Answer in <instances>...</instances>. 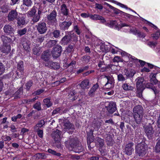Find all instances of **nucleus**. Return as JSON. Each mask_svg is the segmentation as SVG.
I'll list each match as a JSON object with an SVG mask.
<instances>
[{
  "mask_svg": "<svg viewBox=\"0 0 160 160\" xmlns=\"http://www.w3.org/2000/svg\"><path fill=\"white\" fill-rule=\"evenodd\" d=\"M93 131L91 130L90 131V135L87 138V143H91L92 142L94 139V138L93 136Z\"/></svg>",
  "mask_w": 160,
  "mask_h": 160,
  "instance_id": "obj_33",
  "label": "nucleus"
},
{
  "mask_svg": "<svg viewBox=\"0 0 160 160\" xmlns=\"http://www.w3.org/2000/svg\"><path fill=\"white\" fill-rule=\"evenodd\" d=\"M61 12L65 16H67L68 15L69 10L67 8L66 5L63 4L61 6Z\"/></svg>",
  "mask_w": 160,
  "mask_h": 160,
  "instance_id": "obj_24",
  "label": "nucleus"
},
{
  "mask_svg": "<svg viewBox=\"0 0 160 160\" xmlns=\"http://www.w3.org/2000/svg\"><path fill=\"white\" fill-rule=\"evenodd\" d=\"M107 5L110 8L112 9L114 11V13L116 14H118L119 13H120V12H123L119 10L114 8L110 5L109 4L107 3Z\"/></svg>",
  "mask_w": 160,
  "mask_h": 160,
  "instance_id": "obj_47",
  "label": "nucleus"
},
{
  "mask_svg": "<svg viewBox=\"0 0 160 160\" xmlns=\"http://www.w3.org/2000/svg\"><path fill=\"white\" fill-rule=\"evenodd\" d=\"M76 94L74 90L71 91L68 95V98L71 100H75L77 99V96H75Z\"/></svg>",
  "mask_w": 160,
  "mask_h": 160,
  "instance_id": "obj_31",
  "label": "nucleus"
},
{
  "mask_svg": "<svg viewBox=\"0 0 160 160\" xmlns=\"http://www.w3.org/2000/svg\"><path fill=\"white\" fill-rule=\"evenodd\" d=\"M97 141L99 143L100 148H102L104 145V140L98 137L97 138Z\"/></svg>",
  "mask_w": 160,
  "mask_h": 160,
  "instance_id": "obj_44",
  "label": "nucleus"
},
{
  "mask_svg": "<svg viewBox=\"0 0 160 160\" xmlns=\"http://www.w3.org/2000/svg\"><path fill=\"white\" fill-rule=\"evenodd\" d=\"M104 78H106L108 81L107 82L105 85V86H106L107 85H108V87L107 88H109L111 87L112 84V78L109 76H104Z\"/></svg>",
  "mask_w": 160,
  "mask_h": 160,
  "instance_id": "obj_26",
  "label": "nucleus"
},
{
  "mask_svg": "<svg viewBox=\"0 0 160 160\" xmlns=\"http://www.w3.org/2000/svg\"><path fill=\"white\" fill-rule=\"evenodd\" d=\"M62 51V47L60 45H57L52 48L51 51L52 56L54 58L59 57L61 54Z\"/></svg>",
  "mask_w": 160,
  "mask_h": 160,
  "instance_id": "obj_7",
  "label": "nucleus"
},
{
  "mask_svg": "<svg viewBox=\"0 0 160 160\" xmlns=\"http://www.w3.org/2000/svg\"><path fill=\"white\" fill-rule=\"evenodd\" d=\"M105 139L107 145L109 146H112L113 144V140L112 135L109 134H106Z\"/></svg>",
  "mask_w": 160,
  "mask_h": 160,
  "instance_id": "obj_18",
  "label": "nucleus"
},
{
  "mask_svg": "<svg viewBox=\"0 0 160 160\" xmlns=\"http://www.w3.org/2000/svg\"><path fill=\"white\" fill-rule=\"evenodd\" d=\"M23 4L27 7H30L32 4V2L31 0H23Z\"/></svg>",
  "mask_w": 160,
  "mask_h": 160,
  "instance_id": "obj_40",
  "label": "nucleus"
},
{
  "mask_svg": "<svg viewBox=\"0 0 160 160\" xmlns=\"http://www.w3.org/2000/svg\"><path fill=\"white\" fill-rule=\"evenodd\" d=\"M132 114L134 120L138 124L141 123L144 115V109L141 105L134 107L132 110Z\"/></svg>",
  "mask_w": 160,
  "mask_h": 160,
  "instance_id": "obj_1",
  "label": "nucleus"
},
{
  "mask_svg": "<svg viewBox=\"0 0 160 160\" xmlns=\"http://www.w3.org/2000/svg\"><path fill=\"white\" fill-rule=\"evenodd\" d=\"M5 69L3 64L2 63L0 62V76L4 72Z\"/></svg>",
  "mask_w": 160,
  "mask_h": 160,
  "instance_id": "obj_57",
  "label": "nucleus"
},
{
  "mask_svg": "<svg viewBox=\"0 0 160 160\" xmlns=\"http://www.w3.org/2000/svg\"><path fill=\"white\" fill-rule=\"evenodd\" d=\"M145 87L147 88H151L152 90V89L153 88L155 87V86H153L152 83H151L150 82L147 83L146 84Z\"/></svg>",
  "mask_w": 160,
  "mask_h": 160,
  "instance_id": "obj_61",
  "label": "nucleus"
},
{
  "mask_svg": "<svg viewBox=\"0 0 160 160\" xmlns=\"http://www.w3.org/2000/svg\"><path fill=\"white\" fill-rule=\"evenodd\" d=\"M52 33L54 38H58L60 36V31L58 30H55L52 32Z\"/></svg>",
  "mask_w": 160,
  "mask_h": 160,
  "instance_id": "obj_45",
  "label": "nucleus"
},
{
  "mask_svg": "<svg viewBox=\"0 0 160 160\" xmlns=\"http://www.w3.org/2000/svg\"><path fill=\"white\" fill-rule=\"evenodd\" d=\"M38 32L40 34L45 33L47 30L46 23L44 22H41L36 26Z\"/></svg>",
  "mask_w": 160,
  "mask_h": 160,
  "instance_id": "obj_8",
  "label": "nucleus"
},
{
  "mask_svg": "<svg viewBox=\"0 0 160 160\" xmlns=\"http://www.w3.org/2000/svg\"><path fill=\"white\" fill-rule=\"evenodd\" d=\"M17 69L20 72H23L24 70L23 62L22 61H20L17 64Z\"/></svg>",
  "mask_w": 160,
  "mask_h": 160,
  "instance_id": "obj_34",
  "label": "nucleus"
},
{
  "mask_svg": "<svg viewBox=\"0 0 160 160\" xmlns=\"http://www.w3.org/2000/svg\"><path fill=\"white\" fill-rule=\"evenodd\" d=\"M73 30L78 35H80L81 34L80 30L77 25L74 26Z\"/></svg>",
  "mask_w": 160,
  "mask_h": 160,
  "instance_id": "obj_58",
  "label": "nucleus"
},
{
  "mask_svg": "<svg viewBox=\"0 0 160 160\" xmlns=\"http://www.w3.org/2000/svg\"><path fill=\"white\" fill-rule=\"evenodd\" d=\"M118 80L119 82H123L127 78L126 77H124L123 75L121 74H119L118 75Z\"/></svg>",
  "mask_w": 160,
  "mask_h": 160,
  "instance_id": "obj_42",
  "label": "nucleus"
},
{
  "mask_svg": "<svg viewBox=\"0 0 160 160\" xmlns=\"http://www.w3.org/2000/svg\"><path fill=\"white\" fill-rule=\"evenodd\" d=\"M88 68H89V67L88 66H86L82 67V68H80L77 71V73L78 74L80 73H81L83 72L85 70H87L88 69Z\"/></svg>",
  "mask_w": 160,
  "mask_h": 160,
  "instance_id": "obj_56",
  "label": "nucleus"
},
{
  "mask_svg": "<svg viewBox=\"0 0 160 160\" xmlns=\"http://www.w3.org/2000/svg\"><path fill=\"white\" fill-rule=\"evenodd\" d=\"M37 7L35 6H34L29 11L28 13V16L30 17H32L36 14L37 12Z\"/></svg>",
  "mask_w": 160,
  "mask_h": 160,
  "instance_id": "obj_29",
  "label": "nucleus"
},
{
  "mask_svg": "<svg viewBox=\"0 0 160 160\" xmlns=\"http://www.w3.org/2000/svg\"><path fill=\"white\" fill-rule=\"evenodd\" d=\"M43 102L47 108H49L52 105V103L50 101V99L49 98H47L44 99L43 100Z\"/></svg>",
  "mask_w": 160,
  "mask_h": 160,
  "instance_id": "obj_37",
  "label": "nucleus"
},
{
  "mask_svg": "<svg viewBox=\"0 0 160 160\" xmlns=\"http://www.w3.org/2000/svg\"><path fill=\"white\" fill-rule=\"evenodd\" d=\"M72 22L71 21H66L60 23L59 24V27L60 29L63 30H68L69 27L72 25Z\"/></svg>",
  "mask_w": 160,
  "mask_h": 160,
  "instance_id": "obj_13",
  "label": "nucleus"
},
{
  "mask_svg": "<svg viewBox=\"0 0 160 160\" xmlns=\"http://www.w3.org/2000/svg\"><path fill=\"white\" fill-rule=\"evenodd\" d=\"M27 32V29L25 28L23 29L18 30L17 32L18 34L20 36H22L24 35Z\"/></svg>",
  "mask_w": 160,
  "mask_h": 160,
  "instance_id": "obj_46",
  "label": "nucleus"
},
{
  "mask_svg": "<svg viewBox=\"0 0 160 160\" xmlns=\"http://www.w3.org/2000/svg\"><path fill=\"white\" fill-rule=\"evenodd\" d=\"M157 73H151L150 75V81L154 84H156L158 82V81L156 78V75Z\"/></svg>",
  "mask_w": 160,
  "mask_h": 160,
  "instance_id": "obj_27",
  "label": "nucleus"
},
{
  "mask_svg": "<svg viewBox=\"0 0 160 160\" xmlns=\"http://www.w3.org/2000/svg\"><path fill=\"white\" fill-rule=\"evenodd\" d=\"M113 62H116L118 63L119 62H122L123 60L122 58L120 57L116 56L114 57L113 59Z\"/></svg>",
  "mask_w": 160,
  "mask_h": 160,
  "instance_id": "obj_52",
  "label": "nucleus"
},
{
  "mask_svg": "<svg viewBox=\"0 0 160 160\" xmlns=\"http://www.w3.org/2000/svg\"><path fill=\"white\" fill-rule=\"evenodd\" d=\"M101 16L97 14H94L92 15L90 14V18L91 19L94 20H98L100 19L99 18Z\"/></svg>",
  "mask_w": 160,
  "mask_h": 160,
  "instance_id": "obj_54",
  "label": "nucleus"
},
{
  "mask_svg": "<svg viewBox=\"0 0 160 160\" xmlns=\"http://www.w3.org/2000/svg\"><path fill=\"white\" fill-rule=\"evenodd\" d=\"M3 30L5 33L7 34L12 33L14 31V29L10 25H5L3 28Z\"/></svg>",
  "mask_w": 160,
  "mask_h": 160,
  "instance_id": "obj_23",
  "label": "nucleus"
},
{
  "mask_svg": "<svg viewBox=\"0 0 160 160\" xmlns=\"http://www.w3.org/2000/svg\"><path fill=\"white\" fill-rule=\"evenodd\" d=\"M11 50V47L10 45H5L2 44L0 47V50L3 53L8 54Z\"/></svg>",
  "mask_w": 160,
  "mask_h": 160,
  "instance_id": "obj_15",
  "label": "nucleus"
},
{
  "mask_svg": "<svg viewBox=\"0 0 160 160\" xmlns=\"http://www.w3.org/2000/svg\"><path fill=\"white\" fill-rule=\"evenodd\" d=\"M155 152H160V138L158 140V142L156 143L155 147Z\"/></svg>",
  "mask_w": 160,
  "mask_h": 160,
  "instance_id": "obj_41",
  "label": "nucleus"
},
{
  "mask_svg": "<svg viewBox=\"0 0 160 160\" xmlns=\"http://www.w3.org/2000/svg\"><path fill=\"white\" fill-rule=\"evenodd\" d=\"M159 32H157L154 34H152V37L153 39H157L159 37Z\"/></svg>",
  "mask_w": 160,
  "mask_h": 160,
  "instance_id": "obj_62",
  "label": "nucleus"
},
{
  "mask_svg": "<svg viewBox=\"0 0 160 160\" xmlns=\"http://www.w3.org/2000/svg\"><path fill=\"white\" fill-rule=\"evenodd\" d=\"M90 57L89 56H85L82 57V61L85 62H88L89 61Z\"/></svg>",
  "mask_w": 160,
  "mask_h": 160,
  "instance_id": "obj_63",
  "label": "nucleus"
},
{
  "mask_svg": "<svg viewBox=\"0 0 160 160\" xmlns=\"http://www.w3.org/2000/svg\"><path fill=\"white\" fill-rule=\"evenodd\" d=\"M18 12L16 9H12L9 12L8 15V19L9 21H12L18 18Z\"/></svg>",
  "mask_w": 160,
  "mask_h": 160,
  "instance_id": "obj_9",
  "label": "nucleus"
},
{
  "mask_svg": "<svg viewBox=\"0 0 160 160\" xmlns=\"http://www.w3.org/2000/svg\"><path fill=\"white\" fill-rule=\"evenodd\" d=\"M108 112L110 113H112L116 110V103L113 102L108 103L107 106H105Z\"/></svg>",
  "mask_w": 160,
  "mask_h": 160,
  "instance_id": "obj_12",
  "label": "nucleus"
},
{
  "mask_svg": "<svg viewBox=\"0 0 160 160\" xmlns=\"http://www.w3.org/2000/svg\"><path fill=\"white\" fill-rule=\"evenodd\" d=\"M35 132H37V134L39 137L42 138L43 137V130L40 129H34Z\"/></svg>",
  "mask_w": 160,
  "mask_h": 160,
  "instance_id": "obj_39",
  "label": "nucleus"
},
{
  "mask_svg": "<svg viewBox=\"0 0 160 160\" xmlns=\"http://www.w3.org/2000/svg\"><path fill=\"white\" fill-rule=\"evenodd\" d=\"M65 128L68 130L71 129L73 130L74 129V126L73 124L70 123L69 121H67L64 123V125Z\"/></svg>",
  "mask_w": 160,
  "mask_h": 160,
  "instance_id": "obj_30",
  "label": "nucleus"
},
{
  "mask_svg": "<svg viewBox=\"0 0 160 160\" xmlns=\"http://www.w3.org/2000/svg\"><path fill=\"white\" fill-rule=\"evenodd\" d=\"M57 43L56 40H50L48 43V46L49 47H51L55 45Z\"/></svg>",
  "mask_w": 160,
  "mask_h": 160,
  "instance_id": "obj_50",
  "label": "nucleus"
},
{
  "mask_svg": "<svg viewBox=\"0 0 160 160\" xmlns=\"http://www.w3.org/2000/svg\"><path fill=\"white\" fill-rule=\"evenodd\" d=\"M74 46L70 44L69 45L66 49V51L68 53L71 52L73 49Z\"/></svg>",
  "mask_w": 160,
  "mask_h": 160,
  "instance_id": "obj_60",
  "label": "nucleus"
},
{
  "mask_svg": "<svg viewBox=\"0 0 160 160\" xmlns=\"http://www.w3.org/2000/svg\"><path fill=\"white\" fill-rule=\"evenodd\" d=\"M1 7L0 8L2 10V12H6L8 11L9 8L7 5H3L2 6H1L0 5Z\"/></svg>",
  "mask_w": 160,
  "mask_h": 160,
  "instance_id": "obj_49",
  "label": "nucleus"
},
{
  "mask_svg": "<svg viewBox=\"0 0 160 160\" xmlns=\"http://www.w3.org/2000/svg\"><path fill=\"white\" fill-rule=\"evenodd\" d=\"M124 72L127 77L130 78H132L136 73L135 71L132 69L128 70L125 69L124 70Z\"/></svg>",
  "mask_w": 160,
  "mask_h": 160,
  "instance_id": "obj_21",
  "label": "nucleus"
},
{
  "mask_svg": "<svg viewBox=\"0 0 160 160\" xmlns=\"http://www.w3.org/2000/svg\"><path fill=\"white\" fill-rule=\"evenodd\" d=\"M98 87L99 85L98 83L93 85L88 93L89 96L90 97L93 96L95 92Z\"/></svg>",
  "mask_w": 160,
  "mask_h": 160,
  "instance_id": "obj_22",
  "label": "nucleus"
},
{
  "mask_svg": "<svg viewBox=\"0 0 160 160\" xmlns=\"http://www.w3.org/2000/svg\"><path fill=\"white\" fill-rule=\"evenodd\" d=\"M65 143L66 144L68 143L71 147L74 148L77 146L78 141L76 137H70L69 140L66 141Z\"/></svg>",
  "mask_w": 160,
  "mask_h": 160,
  "instance_id": "obj_10",
  "label": "nucleus"
},
{
  "mask_svg": "<svg viewBox=\"0 0 160 160\" xmlns=\"http://www.w3.org/2000/svg\"><path fill=\"white\" fill-rule=\"evenodd\" d=\"M157 43L156 42H149L148 44V45L150 47H155V46L157 45Z\"/></svg>",
  "mask_w": 160,
  "mask_h": 160,
  "instance_id": "obj_64",
  "label": "nucleus"
},
{
  "mask_svg": "<svg viewBox=\"0 0 160 160\" xmlns=\"http://www.w3.org/2000/svg\"><path fill=\"white\" fill-rule=\"evenodd\" d=\"M48 152L49 153H51L53 155H56L58 156H59L61 155V154L60 153L57 152L56 151L50 149H48Z\"/></svg>",
  "mask_w": 160,
  "mask_h": 160,
  "instance_id": "obj_53",
  "label": "nucleus"
},
{
  "mask_svg": "<svg viewBox=\"0 0 160 160\" xmlns=\"http://www.w3.org/2000/svg\"><path fill=\"white\" fill-rule=\"evenodd\" d=\"M130 56V58H131V61H138L140 63L141 65L142 66H143L145 63H146L144 61H142L140 60H138V59L137 58H133L132 57V56L131 55Z\"/></svg>",
  "mask_w": 160,
  "mask_h": 160,
  "instance_id": "obj_48",
  "label": "nucleus"
},
{
  "mask_svg": "<svg viewBox=\"0 0 160 160\" xmlns=\"http://www.w3.org/2000/svg\"><path fill=\"white\" fill-rule=\"evenodd\" d=\"M147 145L144 142L138 143L135 148L136 154L140 158L145 156L147 152Z\"/></svg>",
  "mask_w": 160,
  "mask_h": 160,
  "instance_id": "obj_4",
  "label": "nucleus"
},
{
  "mask_svg": "<svg viewBox=\"0 0 160 160\" xmlns=\"http://www.w3.org/2000/svg\"><path fill=\"white\" fill-rule=\"evenodd\" d=\"M137 80L136 88L137 90L143 91L145 89L143 83L144 81V78H143L138 77L137 78Z\"/></svg>",
  "mask_w": 160,
  "mask_h": 160,
  "instance_id": "obj_11",
  "label": "nucleus"
},
{
  "mask_svg": "<svg viewBox=\"0 0 160 160\" xmlns=\"http://www.w3.org/2000/svg\"><path fill=\"white\" fill-rule=\"evenodd\" d=\"M154 124V122L152 121V123H149L148 125L144 127V131L147 137L149 139H151L153 136L154 130L152 128V125Z\"/></svg>",
  "mask_w": 160,
  "mask_h": 160,
  "instance_id": "obj_6",
  "label": "nucleus"
},
{
  "mask_svg": "<svg viewBox=\"0 0 160 160\" xmlns=\"http://www.w3.org/2000/svg\"><path fill=\"white\" fill-rule=\"evenodd\" d=\"M16 19L17 24L19 26L23 25L26 23L25 17L22 16H18Z\"/></svg>",
  "mask_w": 160,
  "mask_h": 160,
  "instance_id": "obj_20",
  "label": "nucleus"
},
{
  "mask_svg": "<svg viewBox=\"0 0 160 160\" xmlns=\"http://www.w3.org/2000/svg\"><path fill=\"white\" fill-rule=\"evenodd\" d=\"M133 146V143L132 142L129 143L126 146L125 151L126 154L128 155H131L133 149L132 147Z\"/></svg>",
  "mask_w": 160,
  "mask_h": 160,
  "instance_id": "obj_14",
  "label": "nucleus"
},
{
  "mask_svg": "<svg viewBox=\"0 0 160 160\" xmlns=\"http://www.w3.org/2000/svg\"><path fill=\"white\" fill-rule=\"evenodd\" d=\"M22 45L24 49L27 51H29L30 47V41L28 40H22Z\"/></svg>",
  "mask_w": 160,
  "mask_h": 160,
  "instance_id": "obj_17",
  "label": "nucleus"
},
{
  "mask_svg": "<svg viewBox=\"0 0 160 160\" xmlns=\"http://www.w3.org/2000/svg\"><path fill=\"white\" fill-rule=\"evenodd\" d=\"M89 80L88 79H86L81 82L79 84V86L82 89L88 88H89Z\"/></svg>",
  "mask_w": 160,
  "mask_h": 160,
  "instance_id": "obj_19",
  "label": "nucleus"
},
{
  "mask_svg": "<svg viewBox=\"0 0 160 160\" xmlns=\"http://www.w3.org/2000/svg\"><path fill=\"white\" fill-rule=\"evenodd\" d=\"M50 56L49 51L46 50L42 53L41 56V58L45 61H47L49 59Z\"/></svg>",
  "mask_w": 160,
  "mask_h": 160,
  "instance_id": "obj_25",
  "label": "nucleus"
},
{
  "mask_svg": "<svg viewBox=\"0 0 160 160\" xmlns=\"http://www.w3.org/2000/svg\"><path fill=\"white\" fill-rule=\"evenodd\" d=\"M33 108L38 111L41 110V103L40 102L37 101L33 105Z\"/></svg>",
  "mask_w": 160,
  "mask_h": 160,
  "instance_id": "obj_38",
  "label": "nucleus"
},
{
  "mask_svg": "<svg viewBox=\"0 0 160 160\" xmlns=\"http://www.w3.org/2000/svg\"><path fill=\"white\" fill-rule=\"evenodd\" d=\"M57 12L54 10L50 14L47 15L46 18L48 24L50 25H55L57 22L56 17Z\"/></svg>",
  "mask_w": 160,
  "mask_h": 160,
  "instance_id": "obj_5",
  "label": "nucleus"
},
{
  "mask_svg": "<svg viewBox=\"0 0 160 160\" xmlns=\"http://www.w3.org/2000/svg\"><path fill=\"white\" fill-rule=\"evenodd\" d=\"M47 66L49 68L54 69H58L60 68L59 64L56 62L49 61L47 63Z\"/></svg>",
  "mask_w": 160,
  "mask_h": 160,
  "instance_id": "obj_16",
  "label": "nucleus"
},
{
  "mask_svg": "<svg viewBox=\"0 0 160 160\" xmlns=\"http://www.w3.org/2000/svg\"><path fill=\"white\" fill-rule=\"evenodd\" d=\"M33 82L31 81H29L26 84V89L28 90H29L31 87L32 85Z\"/></svg>",
  "mask_w": 160,
  "mask_h": 160,
  "instance_id": "obj_59",
  "label": "nucleus"
},
{
  "mask_svg": "<svg viewBox=\"0 0 160 160\" xmlns=\"http://www.w3.org/2000/svg\"><path fill=\"white\" fill-rule=\"evenodd\" d=\"M72 39L74 44L78 41V36L72 32H66L65 36L61 40L60 43L62 45H67L71 41Z\"/></svg>",
  "mask_w": 160,
  "mask_h": 160,
  "instance_id": "obj_2",
  "label": "nucleus"
},
{
  "mask_svg": "<svg viewBox=\"0 0 160 160\" xmlns=\"http://www.w3.org/2000/svg\"><path fill=\"white\" fill-rule=\"evenodd\" d=\"M40 49V48L34 47L32 49L33 53L35 55H38L39 54Z\"/></svg>",
  "mask_w": 160,
  "mask_h": 160,
  "instance_id": "obj_51",
  "label": "nucleus"
},
{
  "mask_svg": "<svg viewBox=\"0 0 160 160\" xmlns=\"http://www.w3.org/2000/svg\"><path fill=\"white\" fill-rule=\"evenodd\" d=\"M36 157L38 159H44L46 157V155L44 153H38L36 154Z\"/></svg>",
  "mask_w": 160,
  "mask_h": 160,
  "instance_id": "obj_55",
  "label": "nucleus"
},
{
  "mask_svg": "<svg viewBox=\"0 0 160 160\" xmlns=\"http://www.w3.org/2000/svg\"><path fill=\"white\" fill-rule=\"evenodd\" d=\"M62 133L60 130L56 129L52 132L51 135L54 141L53 142L54 146L58 149L62 148L61 142Z\"/></svg>",
  "mask_w": 160,
  "mask_h": 160,
  "instance_id": "obj_3",
  "label": "nucleus"
},
{
  "mask_svg": "<svg viewBox=\"0 0 160 160\" xmlns=\"http://www.w3.org/2000/svg\"><path fill=\"white\" fill-rule=\"evenodd\" d=\"M117 24V21L116 20H110L106 23L105 25L106 26L112 28L114 25L116 26Z\"/></svg>",
  "mask_w": 160,
  "mask_h": 160,
  "instance_id": "obj_36",
  "label": "nucleus"
},
{
  "mask_svg": "<svg viewBox=\"0 0 160 160\" xmlns=\"http://www.w3.org/2000/svg\"><path fill=\"white\" fill-rule=\"evenodd\" d=\"M123 89L125 90H132L134 89L133 87L129 85L128 83H125L122 85Z\"/></svg>",
  "mask_w": 160,
  "mask_h": 160,
  "instance_id": "obj_32",
  "label": "nucleus"
},
{
  "mask_svg": "<svg viewBox=\"0 0 160 160\" xmlns=\"http://www.w3.org/2000/svg\"><path fill=\"white\" fill-rule=\"evenodd\" d=\"M45 124L44 120H41L38 121V123L34 127L33 129H40Z\"/></svg>",
  "mask_w": 160,
  "mask_h": 160,
  "instance_id": "obj_35",
  "label": "nucleus"
},
{
  "mask_svg": "<svg viewBox=\"0 0 160 160\" xmlns=\"http://www.w3.org/2000/svg\"><path fill=\"white\" fill-rule=\"evenodd\" d=\"M32 17V21L33 23H36L38 22L41 18V16L37 15L36 14H35Z\"/></svg>",
  "mask_w": 160,
  "mask_h": 160,
  "instance_id": "obj_43",
  "label": "nucleus"
},
{
  "mask_svg": "<svg viewBox=\"0 0 160 160\" xmlns=\"http://www.w3.org/2000/svg\"><path fill=\"white\" fill-rule=\"evenodd\" d=\"M2 41L3 44L10 45V43L11 42L12 39L3 36L2 37Z\"/></svg>",
  "mask_w": 160,
  "mask_h": 160,
  "instance_id": "obj_28",
  "label": "nucleus"
}]
</instances>
